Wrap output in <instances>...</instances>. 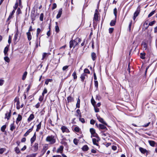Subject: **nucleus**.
<instances>
[{
	"label": "nucleus",
	"instance_id": "nucleus-32",
	"mask_svg": "<svg viewBox=\"0 0 157 157\" xmlns=\"http://www.w3.org/2000/svg\"><path fill=\"white\" fill-rule=\"evenodd\" d=\"M34 149L35 151H36L38 148V144L37 143H35L33 146Z\"/></svg>",
	"mask_w": 157,
	"mask_h": 157
},
{
	"label": "nucleus",
	"instance_id": "nucleus-13",
	"mask_svg": "<svg viewBox=\"0 0 157 157\" xmlns=\"http://www.w3.org/2000/svg\"><path fill=\"white\" fill-rule=\"evenodd\" d=\"M148 23H149V21L148 20L146 21L144 23L143 25V28H145V29H147L148 28V27L149 25V24L148 25Z\"/></svg>",
	"mask_w": 157,
	"mask_h": 157
},
{
	"label": "nucleus",
	"instance_id": "nucleus-62",
	"mask_svg": "<svg viewBox=\"0 0 157 157\" xmlns=\"http://www.w3.org/2000/svg\"><path fill=\"white\" fill-rule=\"evenodd\" d=\"M155 21H152L151 22L149 23V25L150 26H152V25L154 24L155 23Z\"/></svg>",
	"mask_w": 157,
	"mask_h": 157
},
{
	"label": "nucleus",
	"instance_id": "nucleus-7",
	"mask_svg": "<svg viewBox=\"0 0 157 157\" xmlns=\"http://www.w3.org/2000/svg\"><path fill=\"white\" fill-rule=\"evenodd\" d=\"M14 101L15 102H16V108L17 109H19L20 108V101L17 98H16L15 99Z\"/></svg>",
	"mask_w": 157,
	"mask_h": 157
},
{
	"label": "nucleus",
	"instance_id": "nucleus-17",
	"mask_svg": "<svg viewBox=\"0 0 157 157\" xmlns=\"http://www.w3.org/2000/svg\"><path fill=\"white\" fill-rule=\"evenodd\" d=\"M11 116V110L9 113H7L5 114V118L7 119V120H9Z\"/></svg>",
	"mask_w": 157,
	"mask_h": 157
},
{
	"label": "nucleus",
	"instance_id": "nucleus-39",
	"mask_svg": "<svg viewBox=\"0 0 157 157\" xmlns=\"http://www.w3.org/2000/svg\"><path fill=\"white\" fill-rule=\"evenodd\" d=\"M80 129L78 126L75 127L74 128V131L75 132H78L80 131Z\"/></svg>",
	"mask_w": 157,
	"mask_h": 157
},
{
	"label": "nucleus",
	"instance_id": "nucleus-58",
	"mask_svg": "<svg viewBox=\"0 0 157 157\" xmlns=\"http://www.w3.org/2000/svg\"><path fill=\"white\" fill-rule=\"evenodd\" d=\"M114 30V29L113 28H110L109 29V33H113Z\"/></svg>",
	"mask_w": 157,
	"mask_h": 157
},
{
	"label": "nucleus",
	"instance_id": "nucleus-9",
	"mask_svg": "<svg viewBox=\"0 0 157 157\" xmlns=\"http://www.w3.org/2000/svg\"><path fill=\"white\" fill-rule=\"evenodd\" d=\"M62 11H63V10H62V8H60L59 9V10L58 13L57 14L56 17V18L57 19H58L61 16L62 13Z\"/></svg>",
	"mask_w": 157,
	"mask_h": 157
},
{
	"label": "nucleus",
	"instance_id": "nucleus-26",
	"mask_svg": "<svg viewBox=\"0 0 157 157\" xmlns=\"http://www.w3.org/2000/svg\"><path fill=\"white\" fill-rule=\"evenodd\" d=\"M41 122H40L37 126L36 131L38 132L40 129L41 127Z\"/></svg>",
	"mask_w": 157,
	"mask_h": 157
},
{
	"label": "nucleus",
	"instance_id": "nucleus-57",
	"mask_svg": "<svg viewBox=\"0 0 157 157\" xmlns=\"http://www.w3.org/2000/svg\"><path fill=\"white\" fill-rule=\"evenodd\" d=\"M94 85L97 88L98 86V83L97 81H94Z\"/></svg>",
	"mask_w": 157,
	"mask_h": 157
},
{
	"label": "nucleus",
	"instance_id": "nucleus-37",
	"mask_svg": "<svg viewBox=\"0 0 157 157\" xmlns=\"http://www.w3.org/2000/svg\"><path fill=\"white\" fill-rule=\"evenodd\" d=\"M36 153H33L27 155L26 157H35L36 155Z\"/></svg>",
	"mask_w": 157,
	"mask_h": 157
},
{
	"label": "nucleus",
	"instance_id": "nucleus-5",
	"mask_svg": "<svg viewBox=\"0 0 157 157\" xmlns=\"http://www.w3.org/2000/svg\"><path fill=\"white\" fill-rule=\"evenodd\" d=\"M97 119L99 121L105 125H107V123L104 120V119L101 117L99 116H97Z\"/></svg>",
	"mask_w": 157,
	"mask_h": 157
},
{
	"label": "nucleus",
	"instance_id": "nucleus-24",
	"mask_svg": "<svg viewBox=\"0 0 157 157\" xmlns=\"http://www.w3.org/2000/svg\"><path fill=\"white\" fill-rule=\"evenodd\" d=\"M87 75L85 73H83L81 75L80 78L82 81H84L85 78V77Z\"/></svg>",
	"mask_w": 157,
	"mask_h": 157
},
{
	"label": "nucleus",
	"instance_id": "nucleus-19",
	"mask_svg": "<svg viewBox=\"0 0 157 157\" xmlns=\"http://www.w3.org/2000/svg\"><path fill=\"white\" fill-rule=\"evenodd\" d=\"M15 12V10H13L12 12L10 13L9 16L8 17V18L7 19V20L8 21L10 20L12 17V16L13 15V14H14V13Z\"/></svg>",
	"mask_w": 157,
	"mask_h": 157
},
{
	"label": "nucleus",
	"instance_id": "nucleus-10",
	"mask_svg": "<svg viewBox=\"0 0 157 157\" xmlns=\"http://www.w3.org/2000/svg\"><path fill=\"white\" fill-rule=\"evenodd\" d=\"M140 10H139V9H137L134 13L133 17V19L134 20H135L136 17L140 13Z\"/></svg>",
	"mask_w": 157,
	"mask_h": 157
},
{
	"label": "nucleus",
	"instance_id": "nucleus-40",
	"mask_svg": "<svg viewBox=\"0 0 157 157\" xmlns=\"http://www.w3.org/2000/svg\"><path fill=\"white\" fill-rule=\"evenodd\" d=\"M82 149L83 151H86L88 150V147L87 145H85L83 146Z\"/></svg>",
	"mask_w": 157,
	"mask_h": 157
},
{
	"label": "nucleus",
	"instance_id": "nucleus-8",
	"mask_svg": "<svg viewBox=\"0 0 157 157\" xmlns=\"http://www.w3.org/2000/svg\"><path fill=\"white\" fill-rule=\"evenodd\" d=\"M98 128L99 129L104 130L105 131L107 130L106 127L104 125L101 124H99L98 125Z\"/></svg>",
	"mask_w": 157,
	"mask_h": 157
},
{
	"label": "nucleus",
	"instance_id": "nucleus-42",
	"mask_svg": "<svg viewBox=\"0 0 157 157\" xmlns=\"http://www.w3.org/2000/svg\"><path fill=\"white\" fill-rule=\"evenodd\" d=\"M116 21L115 20H112L111 21L110 25L111 26H113L115 25Z\"/></svg>",
	"mask_w": 157,
	"mask_h": 157
},
{
	"label": "nucleus",
	"instance_id": "nucleus-54",
	"mask_svg": "<svg viewBox=\"0 0 157 157\" xmlns=\"http://www.w3.org/2000/svg\"><path fill=\"white\" fill-rule=\"evenodd\" d=\"M31 17L32 20L33 21H34L35 20V17L34 14H33V13L31 14Z\"/></svg>",
	"mask_w": 157,
	"mask_h": 157
},
{
	"label": "nucleus",
	"instance_id": "nucleus-48",
	"mask_svg": "<svg viewBox=\"0 0 157 157\" xmlns=\"http://www.w3.org/2000/svg\"><path fill=\"white\" fill-rule=\"evenodd\" d=\"M155 12V10H154L150 13L148 15V17H149L151 16L153 14H154Z\"/></svg>",
	"mask_w": 157,
	"mask_h": 157
},
{
	"label": "nucleus",
	"instance_id": "nucleus-33",
	"mask_svg": "<svg viewBox=\"0 0 157 157\" xmlns=\"http://www.w3.org/2000/svg\"><path fill=\"white\" fill-rule=\"evenodd\" d=\"M40 37L39 38H38V37H37L36 39V47H37L38 46V44L39 43V45L40 44Z\"/></svg>",
	"mask_w": 157,
	"mask_h": 157
},
{
	"label": "nucleus",
	"instance_id": "nucleus-2",
	"mask_svg": "<svg viewBox=\"0 0 157 157\" xmlns=\"http://www.w3.org/2000/svg\"><path fill=\"white\" fill-rule=\"evenodd\" d=\"M46 141L49 142L50 144H54L56 142V137L52 135L48 136L46 137Z\"/></svg>",
	"mask_w": 157,
	"mask_h": 157
},
{
	"label": "nucleus",
	"instance_id": "nucleus-23",
	"mask_svg": "<svg viewBox=\"0 0 157 157\" xmlns=\"http://www.w3.org/2000/svg\"><path fill=\"white\" fill-rule=\"evenodd\" d=\"M16 127L14 125V123L11 124L10 125V130L13 131L15 128Z\"/></svg>",
	"mask_w": 157,
	"mask_h": 157
},
{
	"label": "nucleus",
	"instance_id": "nucleus-36",
	"mask_svg": "<svg viewBox=\"0 0 157 157\" xmlns=\"http://www.w3.org/2000/svg\"><path fill=\"white\" fill-rule=\"evenodd\" d=\"M6 125H3L1 128V131L2 132H4L5 131V129H6Z\"/></svg>",
	"mask_w": 157,
	"mask_h": 157
},
{
	"label": "nucleus",
	"instance_id": "nucleus-29",
	"mask_svg": "<svg viewBox=\"0 0 157 157\" xmlns=\"http://www.w3.org/2000/svg\"><path fill=\"white\" fill-rule=\"evenodd\" d=\"M148 142L151 146L153 147L154 146L155 144V141L152 140H149Z\"/></svg>",
	"mask_w": 157,
	"mask_h": 157
},
{
	"label": "nucleus",
	"instance_id": "nucleus-3",
	"mask_svg": "<svg viewBox=\"0 0 157 157\" xmlns=\"http://www.w3.org/2000/svg\"><path fill=\"white\" fill-rule=\"evenodd\" d=\"M90 131L92 135L91 137H92V136L95 137H98V135L95 132V131L94 129L93 128H90Z\"/></svg>",
	"mask_w": 157,
	"mask_h": 157
},
{
	"label": "nucleus",
	"instance_id": "nucleus-49",
	"mask_svg": "<svg viewBox=\"0 0 157 157\" xmlns=\"http://www.w3.org/2000/svg\"><path fill=\"white\" fill-rule=\"evenodd\" d=\"M6 62L9 63L10 61L9 58L7 56H6L4 58Z\"/></svg>",
	"mask_w": 157,
	"mask_h": 157
},
{
	"label": "nucleus",
	"instance_id": "nucleus-41",
	"mask_svg": "<svg viewBox=\"0 0 157 157\" xmlns=\"http://www.w3.org/2000/svg\"><path fill=\"white\" fill-rule=\"evenodd\" d=\"M68 102H71L73 101V98L71 96H69L67 98Z\"/></svg>",
	"mask_w": 157,
	"mask_h": 157
},
{
	"label": "nucleus",
	"instance_id": "nucleus-21",
	"mask_svg": "<svg viewBox=\"0 0 157 157\" xmlns=\"http://www.w3.org/2000/svg\"><path fill=\"white\" fill-rule=\"evenodd\" d=\"M28 40H30L32 39V36L30 32H28L26 33Z\"/></svg>",
	"mask_w": 157,
	"mask_h": 157
},
{
	"label": "nucleus",
	"instance_id": "nucleus-55",
	"mask_svg": "<svg viewBox=\"0 0 157 157\" xmlns=\"http://www.w3.org/2000/svg\"><path fill=\"white\" fill-rule=\"evenodd\" d=\"M44 98V96L42 95L40 96V98L39 99V101H43V100Z\"/></svg>",
	"mask_w": 157,
	"mask_h": 157
},
{
	"label": "nucleus",
	"instance_id": "nucleus-25",
	"mask_svg": "<svg viewBox=\"0 0 157 157\" xmlns=\"http://www.w3.org/2000/svg\"><path fill=\"white\" fill-rule=\"evenodd\" d=\"M18 30L17 29V31L15 34V36H14V38H13V40L14 41H16L17 40V38L18 37Z\"/></svg>",
	"mask_w": 157,
	"mask_h": 157
},
{
	"label": "nucleus",
	"instance_id": "nucleus-14",
	"mask_svg": "<svg viewBox=\"0 0 157 157\" xmlns=\"http://www.w3.org/2000/svg\"><path fill=\"white\" fill-rule=\"evenodd\" d=\"M33 127V126L31 128L29 129L24 134V136H27L29 134V133H30L32 131Z\"/></svg>",
	"mask_w": 157,
	"mask_h": 157
},
{
	"label": "nucleus",
	"instance_id": "nucleus-38",
	"mask_svg": "<svg viewBox=\"0 0 157 157\" xmlns=\"http://www.w3.org/2000/svg\"><path fill=\"white\" fill-rule=\"evenodd\" d=\"M8 50V48L6 46V47L4 50V52L5 56H6L7 54V52Z\"/></svg>",
	"mask_w": 157,
	"mask_h": 157
},
{
	"label": "nucleus",
	"instance_id": "nucleus-22",
	"mask_svg": "<svg viewBox=\"0 0 157 157\" xmlns=\"http://www.w3.org/2000/svg\"><path fill=\"white\" fill-rule=\"evenodd\" d=\"M139 150L143 154H144L147 151L145 149H144L141 147L139 148Z\"/></svg>",
	"mask_w": 157,
	"mask_h": 157
},
{
	"label": "nucleus",
	"instance_id": "nucleus-11",
	"mask_svg": "<svg viewBox=\"0 0 157 157\" xmlns=\"http://www.w3.org/2000/svg\"><path fill=\"white\" fill-rule=\"evenodd\" d=\"M63 146H60L58 148L57 152V153H62L63 151Z\"/></svg>",
	"mask_w": 157,
	"mask_h": 157
},
{
	"label": "nucleus",
	"instance_id": "nucleus-30",
	"mask_svg": "<svg viewBox=\"0 0 157 157\" xmlns=\"http://www.w3.org/2000/svg\"><path fill=\"white\" fill-rule=\"evenodd\" d=\"M142 46L145 50H146L147 47V44L145 42H143L142 44Z\"/></svg>",
	"mask_w": 157,
	"mask_h": 157
},
{
	"label": "nucleus",
	"instance_id": "nucleus-6",
	"mask_svg": "<svg viewBox=\"0 0 157 157\" xmlns=\"http://www.w3.org/2000/svg\"><path fill=\"white\" fill-rule=\"evenodd\" d=\"M98 11L97 10H96L95 11V13L94 14V17L93 20L97 21L98 20Z\"/></svg>",
	"mask_w": 157,
	"mask_h": 157
},
{
	"label": "nucleus",
	"instance_id": "nucleus-44",
	"mask_svg": "<svg viewBox=\"0 0 157 157\" xmlns=\"http://www.w3.org/2000/svg\"><path fill=\"white\" fill-rule=\"evenodd\" d=\"M69 67V66H65L63 67L62 68V70L63 71H67L68 69V68Z\"/></svg>",
	"mask_w": 157,
	"mask_h": 157
},
{
	"label": "nucleus",
	"instance_id": "nucleus-12",
	"mask_svg": "<svg viewBox=\"0 0 157 157\" xmlns=\"http://www.w3.org/2000/svg\"><path fill=\"white\" fill-rule=\"evenodd\" d=\"M22 119V117L20 114H18V117L17 118L16 121V123L17 124L19 122L21 121Z\"/></svg>",
	"mask_w": 157,
	"mask_h": 157
},
{
	"label": "nucleus",
	"instance_id": "nucleus-46",
	"mask_svg": "<svg viewBox=\"0 0 157 157\" xmlns=\"http://www.w3.org/2000/svg\"><path fill=\"white\" fill-rule=\"evenodd\" d=\"M52 81V79H47L45 81V84H46L47 85H48V83L49 82H51Z\"/></svg>",
	"mask_w": 157,
	"mask_h": 157
},
{
	"label": "nucleus",
	"instance_id": "nucleus-63",
	"mask_svg": "<svg viewBox=\"0 0 157 157\" xmlns=\"http://www.w3.org/2000/svg\"><path fill=\"white\" fill-rule=\"evenodd\" d=\"M91 102L92 104L94 106L95 102L93 98H92L91 100Z\"/></svg>",
	"mask_w": 157,
	"mask_h": 157
},
{
	"label": "nucleus",
	"instance_id": "nucleus-52",
	"mask_svg": "<svg viewBox=\"0 0 157 157\" xmlns=\"http://www.w3.org/2000/svg\"><path fill=\"white\" fill-rule=\"evenodd\" d=\"M94 107L95 112L96 113L98 112L99 111V109L95 106H94Z\"/></svg>",
	"mask_w": 157,
	"mask_h": 157
},
{
	"label": "nucleus",
	"instance_id": "nucleus-47",
	"mask_svg": "<svg viewBox=\"0 0 157 157\" xmlns=\"http://www.w3.org/2000/svg\"><path fill=\"white\" fill-rule=\"evenodd\" d=\"M113 13L115 16V18H116L117 15V9H116V8H115L113 10Z\"/></svg>",
	"mask_w": 157,
	"mask_h": 157
},
{
	"label": "nucleus",
	"instance_id": "nucleus-15",
	"mask_svg": "<svg viewBox=\"0 0 157 157\" xmlns=\"http://www.w3.org/2000/svg\"><path fill=\"white\" fill-rule=\"evenodd\" d=\"M34 118V115L33 114H31L30 115L29 117L28 118L27 121L28 122L32 121Z\"/></svg>",
	"mask_w": 157,
	"mask_h": 157
},
{
	"label": "nucleus",
	"instance_id": "nucleus-31",
	"mask_svg": "<svg viewBox=\"0 0 157 157\" xmlns=\"http://www.w3.org/2000/svg\"><path fill=\"white\" fill-rule=\"evenodd\" d=\"M80 99L78 98L77 100V102L76 104L77 108H79L80 107Z\"/></svg>",
	"mask_w": 157,
	"mask_h": 157
},
{
	"label": "nucleus",
	"instance_id": "nucleus-53",
	"mask_svg": "<svg viewBox=\"0 0 157 157\" xmlns=\"http://www.w3.org/2000/svg\"><path fill=\"white\" fill-rule=\"evenodd\" d=\"M47 92V90L46 88H45L42 92V95H44Z\"/></svg>",
	"mask_w": 157,
	"mask_h": 157
},
{
	"label": "nucleus",
	"instance_id": "nucleus-45",
	"mask_svg": "<svg viewBox=\"0 0 157 157\" xmlns=\"http://www.w3.org/2000/svg\"><path fill=\"white\" fill-rule=\"evenodd\" d=\"M44 18V14L43 13H41L40 14V21H42L43 20Z\"/></svg>",
	"mask_w": 157,
	"mask_h": 157
},
{
	"label": "nucleus",
	"instance_id": "nucleus-56",
	"mask_svg": "<svg viewBox=\"0 0 157 157\" xmlns=\"http://www.w3.org/2000/svg\"><path fill=\"white\" fill-rule=\"evenodd\" d=\"M84 73L86 74V73H88L89 74L90 73V71H89V70L87 69H85L84 70Z\"/></svg>",
	"mask_w": 157,
	"mask_h": 157
},
{
	"label": "nucleus",
	"instance_id": "nucleus-34",
	"mask_svg": "<svg viewBox=\"0 0 157 157\" xmlns=\"http://www.w3.org/2000/svg\"><path fill=\"white\" fill-rule=\"evenodd\" d=\"M27 72L26 71H25L24 73L23 74V75L22 78V79L23 80H24L25 79V78L26 77V76L27 75Z\"/></svg>",
	"mask_w": 157,
	"mask_h": 157
},
{
	"label": "nucleus",
	"instance_id": "nucleus-16",
	"mask_svg": "<svg viewBox=\"0 0 157 157\" xmlns=\"http://www.w3.org/2000/svg\"><path fill=\"white\" fill-rule=\"evenodd\" d=\"M99 140V139L98 140V139H96L95 138H93L92 139V141L93 144L94 145H96L97 146L98 145V142Z\"/></svg>",
	"mask_w": 157,
	"mask_h": 157
},
{
	"label": "nucleus",
	"instance_id": "nucleus-51",
	"mask_svg": "<svg viewBox=\"0 0 157 157\" xmlns=\"http://www.w3.org/2000/svg\"><path fill=\"white\" fill-rule=\"evenodd\" d=\"M15 151L18 154L20 152V150L17 147H16L15 148Z\"/></svg>",
	"mask_w": 157,
	"mask_h": 157
},
{
	"label": "nucleus",
	"instance_id": "nucleus-35",
	"mask_svg": "<svg viewBox=\"0 0 157 157\" xmlns=\"http://www.w3.org/2000/svg\"><path fill=\"white\" fill-rule=\"evenodd\" d=\"M145 53L144 52L141 53L140 54V57L142 59H145Z\"/></svg>",
	"mask_w": 157,
	"mask_h": 157
},
{
	"label": "nucleus",
	"instance_id": "nucleus-50",
	"mask_svg": "<svg viewBox=\"0 0 157 157\" xmlns=\"http://www.w3.org/2000/svg\"><path fill=\"white\" fill-rule=\"evenodd\" d=\"M41 31V30L39 28H38L37 29V33H36V37H38V36L39 34L40 33Z\"/></svg>",
	"mask_w": 157,
	"mask_h": 157
},
{
	"label": "nucleus",
	"instance_id": "nucleus-43",
	"mask_svg": "<svg viewBox=\"0 0 157 157\" xmlns=\"http://www.w3.org/2000/svg\"><path fill=\"white\" fill-rule=\"evenodd\" d=\"M72 75L73 77V78L74 79H76L77 78V76L76 73L75 72H74L72 74Z\"/></svg>",
	"mask_w": 157,
	"mask_h": 157
},
{
	"label": "nucleus",
	"instance_id": "nucleus-59",
	"mask_svg": "<svg viewBox=\"0 0 157 157\" xmlns=\"http://www.w3.org/2000/svg\"><path fill=\"white\" fill-rule=\"evenodd\" d=\"M4 80L3 79H0V86H2L4 83Z\"/></svg>",
	"mask_w": 157,
	"mask_h": 157
},
{
	"label": "nucleus",
	"instance_id": "nucleus-18",
	"mask_svg": "<svg viewBox=\"0 0 157 157\" xmlns=\"http://www.w3.org/2000/svg\"><path fill=\"white\" fill-rule=\"evenodd\" d=\"M50 53H44L42 55V59L43 60L45 58L47 57L48 55H50Z\"/></svg>",
	"mask_w": 157,
	"mask_h": 157
},
{
	"label": "nucleus",
	"instance_id": "nucleus-61",
	"mask_svg": "<svg viewBox=\"0 0 157 157\" xmlns=\"http://www.w3.org/2000/svg\"><path fill=\"white\" fill-rule=\"evenodd\" d=\"M56 7H57L56 4L55 3H53V6H52V10H54V9H55V8H56Z\"/></svg>",
	"mask_w": 157,
	"mask_h": 157
},
{
	"label": "nucleus",
	"instance_id": "nucleus-20",
	"mask_svg": "<svg viewBox=\"0 0 157 157\" xmlns=\"http://www.w3.org/2000/svg\"><path fill=\"white\" fill-rule=\"evenodd\" d=\"M36 139V133H35L33 136V137L31 138L30 141L31 144H33V142L35 141Z\"/></svg>",
	"mask_w": 157,
	"mask_h": 157
},
{
	"label": "nucleus",
	"instance_id": "nucleus-64",
	"mask_svg": "<svg viewBox=\"0 0 157 157\" xmlns=\"http://www.w3.org/2000/svg\"><path fill=\"white\" fill-rule=\"evenodd\" d=\"M95 123V121L93 119H92L90 121V123L92 124H94Z\"/></svg>",
	"mask_w": 157,
	"mask_h": 157
},
{
	"label": "nucleus",
	"instance_id": "nucleus-28",
	"mask_svg": "<svg viewBox=\"0 0 157 157\" xmlns=\"http://www.w3.org/2000/svg\"><path fill=\"white\" fill-rule=\"evenodd\" d=\"M56 25L55 26V31L56 33H58L59 31V26L57 25V22H56Z\"/></svg>",
	"mask_w": 157,
	"mask_h": 157
},
{
	"label": "nucleus",
	"instance_id": "nucleus-60",
	"mask_svg": "<svg viewBox=\"0 0 157 157\" xmlns=\"http://www.w3.org/2000/svg\"><path fill=\"white\" fill-rule=\"evenodd\" d=\"M74 143L76 145H77L78 143V140L76 139H75L73 140Z\"/></svg>",
	"mask_w": 157,
	"mask_h": 157
},
{
	"label": "nucleus",
	"instance_id": "nucleus-27",
	"mask_svg": "<svg viewBox=\"0 0 157 157\" xmlns=\"http://www.w3.org/2000/svg\"><path fill=\"white\" fill-rule=\"evenodd\" d=\"M91 57L93 60H94L96 58V54L94 52H92L91 55Z\"/></svg>",
	"mask_w": 157,
	"mask_h": 157
},
{
	"label": "nucleus",
	"instance_id": "nucleus-1",
	"mask_svg": "<svg viewBox=\"0 0 157 157\" xmlns=\"http://www.w3.org/2000/svg\"><path fill=\"white\" fill-rule=\"evenodd\" d=\"M81 41V39L79 38H77L74 40H71L70 42V48L73 47V48H74L75 46L78 45Z\"/></svg>",
	"mask_w": 157,
	"mask_h": 157
},
{
	"label": "nucleus",
	"instance_id": "nucleus-4",
	"mask_svg": "<svg viewBox=\"0 0 157 157\" xmlns=\"http://www.w3.org/2000/svg\"><path fill=\"white\" fill-rule=\"evenodd\" d=\"M61 129L63 133H68L70 132L69 129L65 126H62L61 127Z\"/></svg>",
	"mask_w": 157,
	"mask_h": 157
}]
</instances>
